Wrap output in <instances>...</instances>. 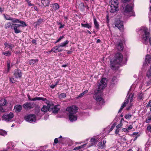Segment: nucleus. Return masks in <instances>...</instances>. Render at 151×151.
<instances>
[{"mask_svg":"<svg viewBox=\"0 0 151 151\" xmlns=\"http://www.w3.org/2000/svg\"><path fill=\"white\" fill-rule=\"evenodd\" d=\"M107 81L106 78H103L102 79L98 86L97 92H95L93 95V98L97 104L101 105L104 103V100L102 97V94L100 91L106 86Z\"/></svg>","mask_w":151,"mask_h":151,"instance_id":"obj_1","label":"nucleus"},{"mask_svg":"<svg viewBox=\"0 0 151 151\" xmlns=\"http://www.w3.org/2000/svg\"><path fill=\"white\" fill-rule=\"evenodd\" d=\"M78 109V108L76 106H72L66 109V111L69 112L68 115L71 122H73L77 120V116L76 113Z\"/></svg>","mask_w":151,"mask_h":151,"instance_id":"obj_2","label":"nucleus"},{"mask_svg":"<svg viewBox=\"0 0 151 151\" xmlns=\"http://www.w3.org/2000/svg\"><path fill=\"white\" fill-rule=\"evenodd\" d=\"M138 31L140 34L142 42L144 44H147V40L150 36V34L147 29L145 27H142L139 29Z\"/></svg>","mask_w":151,"mask_h":151,"instance_id":"obj_3","label":"nucleus"},{"mask_svg":"<svg viewBox=\"0 0 151 151\" xmlns=\"http://www.w3.org/2000/svg\"><path fill=\"white\" fill-rule=\"evenodd\" d=\"M133 7L134 4L132 3L126 5L123 8L124 9V15L129 17L135 16V13L133 10Z\"/></svg>","mask_w":151,"mask_h":151,"instance_id":"obj_4","label":"nucleus"},{"mask_svg":"<svg viewBox=\"0 0 151 151\" xmlns=\"http://www.w3.org/2000/svg\"><path fill=\"white\" fill-rule=\"evenodd\" d=\"M122 55L121 53L118 52L115 54L113 61H110V64L112 69H115L116 64L120 63L122 60Z\"/></svg>","mask_w":151,"mask_h":151,"instance_id":"obj_5","label":"nucleus"},{"mask_svg":"<svg viewBox=\"0 0 151 151\" xmlns=\"http://www.w3.org/2000/svg\"><path fill=\"white\" fill-rule=\"evenodd\" d=\"M133 96L134 95L133 94H130L129 96L127 97L124 103L119 110L118 111L119 113L121 112L124 107L126 106L127 104V105L129 106V107L127 108V109L129 110L130 109V107L132 106V104L131 102L133 100Z\"/></svg>","mask_w":151,"mask_h":151,"instance_id":"obj_6","label":"nucleus"},{"mask_svg":"<svg viewBox=\"0 0 151 151\" xmlns=\"http://www.w3.org/2000/svg\"><path fill=\"white\" fill-rule=\"evenodd\" d=\"M14 116V114L12 112H10L9 114H5L2 116V119L6 122H10L13 121L12 119Z\"/></svg>","mask_w":151,"mask_h":151,"instance_id":"obj_7","label":"nucleus"},{"mask_svg":"<svg viewBox=\"0 0 151 151\" xmlns=\"http://www.w3.org/2000/svg\"><path fill=\"white\" fill-rule=\"evenodd\" d=\"M44 99H45V100L43 101L47 104V106H43L41 109V111H42L45 113L47 112L51 108V105L52 104H51L50 101L47 100L46 98H44Z\"/></svg>","mask_w":151,"mask_h":151,"instance_id":"obj_8","label":"nucleus"},{"mask_svg":"<svg viewBox=\"0 0 151 151\" xmlns=\"http://www.w3.org/2000/svg\"><path fill=\"white\" fill-rule=\"evenodd\" d=\"M24 119L26 121L31 122H35L36 120L35 115L34 114H30L26 116Z\"/></svg>","mask_w":151,"mask_h":151,"instance_id":"obj_9","label":"nucleus"},{"mask_svg":"<svg viewBox=\"0 0 151 151\" xmlns=\"http://www.w3.org/2000/svg\"><path fill=\"white\" fill-rule=\"evenodd\" d=\"M100 139V138H99V136L93 137L90 140V142L91 143V145H88L87 147H89L95 145L98 141L101 140V139Z\"/></svg>","mask_w":151,"mask_h":151,"instance_id":"obj_10","label":"nucleus"},{"mask_svg":"<svg viewBox=\"0 0 151 151\" xmlns=\"http://www.w3.org/2000/svg\"><path fill=\"white\" fill-rule=\"evenodd\" d=\"M7 104L6 100L5 99H2L0 101V111L4 112L5 111V109L4 106H6Z\"/></svg>","mask_w":151,"mask_h":151,"instance_id":"obj_11","label":"nucleus"},{"mask_svg":"<svg viewBox=\"0 0 151 151\" xmlns=\"http://www.w3.org/2000/svg\"><path fill=\"white\" fill-rule=\"evenodd\" d=\"M115 26L120 30H122L124 29L123 22L119 20H117L115 22Z\"/></svg>","mask_w":151,"mask_h":151,"instance_id":"obj_12","label":"nucleus"},{"mask_svg":"<svg viewBox=\"0 0 151 151\" xmlns=\"http://www.w3.org/2000/svg\"><path fill=\"white\" fill-rule=\"evenodd\" d=\"M20 27L19 24H13L11 26V29L14 30V32L16 33H18L21 32L19 29V27Z\"/></svg>","mask_w":151,"mask_h":151,"instance_id":"obj_13","label":"nucleus"},{"mask_svg":"<svg viewBox=\"0 0 151 151\" xmlns=\"http://www.w3.org/2000/svg\"><path fill=\"white\" fill-rule=\"evenodd\" d=\"M14 75L16 78H20L22 76V73L20 70L17 69L14 70Z\"/></svg>","mask_w":151,"mask_h":151,"instance_id":"obj_14","label":"nucleus"},{"mask_svg":"<svg viewBox=\"0 0 151 151\" xmlns=\"http://www.w3.org/2000/svg\"><path fill=\"white\" fill-rule=\"evenodd\" d=\"M63 49L59 45L55 46L51 50V52H58L62 51Z\"/></svg>","mask_w":151,"mask_h":151,"instance_id":"obj_15","label":"nucleus"},{"mask_svg":"<svg viewBox=\"0 0 151 151\" xmlns=\"http://www.w3.org/2000/svg\"><path fill=\"white\" fill-rule=\"evenodd\" d=\"M34 105L33 104L31 103L27 102L24 104L23 106L24 108L25 109H30L34 107Z\"/></svg>","mask_w":151,"mask_h":151,"instance_id":"obj_16","label":"nucleus"},{"mask_svg":"<svg viewBox=\"0 0 151 151\" xmlns=\"http://www.w3.org/2000/svg\"><path fill=\"white\" fill-rule=\"evenodd\" d=\"M109 9L111 13H114L118 10V6L110 5Z\"/></svg>","mask_w":151,"mask_h":151,"instance_id":"obj_17","label":"nucleus"},{"mask_svg":"<svg viewBox=\"0 0 151 151\" xmlns=\"http://www.w3.org/2000/svg\"><path fill=\"white\" fill-rule=\"evenodd\" d=\"M106 142V140H104L102 142H99L98 143V146L100 148H104L106 147L105 144Z\"/></svg>","mask_w":151,"mask_h":151,"instance_id":"obj_18","label":"nucleus"},{"mask_svg":"<svg viewBox=\"0 0 151 151\" xmlns=\"http://www.w3.org/2000/svg\"><path fill=\"white\" fill-rule=\"evenodd\" d=\"M28 97V98L29 99L30 101H35L36 100H42V101H44L45 100V99H44V98L42 97H35L34 98L31 99L30 98V96L29 95H27Z\"/></svg>","mask_w":151,"mask_h":151,"instance_id":"obj_19","label":"nucleus"},{"mask_svg":"<svg viewBox=\"0 0 151 151\" xmlns=\"http://www.w3.org/2000/svg\"><path fill=\"white\" fill-rule=\"evenodd\" d=\"M151 61V56L149 55H147L145 57V63L143 64L144 65H146V64H148Z\"/></svg>","mask_w":151,"mask_h":151,"instance_id":"obj_20","label":"nucleus"},{"mask_svg":"<svg viewBox=\"0 0 151 151\" xmlns=\"http://www.w3.org/2000/svg\"><path fill=\"white\" fill-rule=\"evenodd\" d=\"M5 47L7 49L9 48L12 50L14 47V44H11L7 42H5L4 44Z\"/></svg>","mask_w":151,"mask_h":151,"instance_id":"obj_21","label":"nucleus"},{"mask_svg":"<svg viewBox=\"0 0 151 151\" xmlns=\"http://www.w3.org/2000/svg\"><path fill=\"white\" fill-rule=\"evenodd\" d=\"M110 4L111 6H118L119 2L118 0H110Z\"/></svg>","mask_w":151,"mask_h":151,"instance_id":"obj_22","label":"nucleus"},{"mask_svg":"<svg viewBox=\"0 0 151 151\" xmlns=\"http://www.w3.org/2000/svg\"><path fill=\"white\" fill-rule=\"evenodd\" d=\"M146 94L142 93H139L138 96V99L139 101H142L146 98Z\"/></svg>","mask_w":151,"mask_h":151,"instance_id":"obj_23","label":"nucleus"},{"mask_svg":"<svg viewBox=\"0 0 151 151\" xmlns=\"http://www.w3.org/2000/svg\"><path fill=\"white\" fill-rule=\"evenodd\" d=\"M52 104L51 105V106ZM52 109V112L54 113H56L58 112L60 109V106L58 105L55 106L53 108L51 106V108Z\"/></svg>","mask_w":151,"mask_h":151,"instance_id":"obj_24","label":"nucleus"},{"mask_svg":"<svg viewBox=\"0 0 151 151\" xmlns=\"http://www.w3.org/2000/svg\"><path fill=\"white\" fill-rule=\"evenodd\" d=\"M39 61L38 59H32L29 61V64L31 65H32L33 66L36 65Z\"/></svg>","mask_w":151,"mask_h":151,"instance_id":"obj_25","label":"nucleus"},{"mask_svg":"<svg viewBox=\"0 0 151 151\" xmlns=\"http://www.w3.org/2000/svg\"><path fill=\"white\" fill-rule=\"evenodd\" d=\"M22 109V106L20 105H17L14 107V110L16 112H20Z\"/></svg>","mask_w":151,"mask_h":151,"instance_id":"obj_26","label":"nucleus"},{"mask_svg":"<svg viewBox=\"0 0 151 151\" xmlns=\"http://www.w3.org/2000/svg\"><path fill=\"white\" fill-rule=\"evenodd\" d=\"M7 145L8 149H13L14 147L15 146V144L12 142H9L7 144Z\"/></svg>","mask_w":151,"mask_h":151,"instance_id":"obj_27","label":"nucleus"},{"mask_svg":"<svg viewBox=\"0 0 151 151\" xmlns=\"http://www.w3.org/2000/svg\"><path fill=\"white\" fill-rule=\"evenodd\" d=\"M41 3L44 6H48L49 4L50 1L49 0H42Z\"/></svg>","mask_w":151,"mask_h":151,"instance_id":"obj_28","label":"nucleus"},{"mask_svg":"<svg viewBox=\"0 0 151 151\" xmlns=\"http://www.w3.org/2000/svg\"><path fill=\"white\" fill-rule=\"evenodd\" d=\"M117 47L119 50H122L123 49V46L122 43V42L119 43L117 45Z\"/></svg>","mask_w":151,"mask_h":151,"instance_id":"obj_29","label":"nucleus"},{"mask_svg":"<svg viewBox=\"0 0 151 151\" xmlns=\"http://www.w3.org/2000/svg\"><path fill=\"white\" fill-rule=\"evenodd\" d=\"M69 42L68 40H66L64 42L61 43L59 45L61 47H65L66 45Z\"/></svg>","mask_w":151,"mask_h":151,"instance_id":"obj_30","label":"nucleus"},{"mask_svg":"<svg viewBox=\"0 0 151 151\" xmlns=\"http://www.w3.org/2000/svg\"><path fill=\"white\" fill-rule=\"evenodd\" d=\"M93 22L94 25L96 29H98L99 28V24L95 18H93Z\"/></svg>","mask_w":151,"mask_h":151,"instance_id":"obj_31","label":"nucleus"},{"mask_svg":"<svg viewBox=\"0 0 151 151\" xmlns=\"http://www.w3.org/2000/svg\"><path fill=\"white\" fill-rule=\"evenodd\" d=\"M81 25L82 27H86L88 29L91 28V25L87 23L85 24L81 23Z\"/></svg>","mask_w":151,"mask_h":151,"instance_id":"obj_32","label":"nucleus"},{"mask_svg":"<svg viewBox=\"0 0 151 151\" xmlns=\"http://www.w3.org/2000/svg\"><path fill=\"white\" fill-rule=\"evenodd\" d=\"M52 7L54 10H56L59 8V6L57 3H55L52 5Z\"/></svg>","mask_w":151,"mask_h":151,"instance_id":"obj_33","label":"nucleus"},{"mask_svg":"<svg viewBox=\"0 0 151 151\" xmlns=\"http://www.w3.org/2000/svg\"><path fill=\"white\" fill-rule=\"evenodd\" d=\"M2 54L6 56H9L11 55L12 52L11 51H8L5 52H3Z\"/></svg>","mask_w":151,"mask_h":151,"instance_id":"obj_34","label":"nucleus"},{"mask_svg":"<svg viewBox=\"0 0 151 151\" xmlns=\"http://www.w3.org/2000/svg\"><path fill=\"white\" fill-rule=\"evenodd\" d=\"M4 17L6 20H12V17H11L10 16L7 15L5 14H3Z\"/></svg>","mask_w":151,"mask_h":151,"instance_id":"obj_35","label":"nucleus"},{"mask_svg":"<svg viewBox=\"0 0 151 151\" xmlns=\"http://www.w3.org/2000/svg\"><path fill=\"white\" fill-rule=\"evenodd\" d=\"M19 23H20L21 24H19L20 27H24L27 26L26 23L24 22L20 21Z\"/></svg>","mask_w":151,"mask_h":151,"instance_id":"obj_36","label":"nucleus"},{"mask_svg":"<svg viewBox=\"0 0 151 151\" xmlns=\"http://www.w3.org/2000/svg\"><path fill=\"white\" fill-rule=\"evenodd\" d=\"M117 78L116 77H114L112 80V83L113 84L115 83L117 81Z\"/></svg>","mask_w":151,"mask_h":151,"instance_id":"obj_37","label":"nucleus"},{"mask_svg":"<svg viewBox=\"0 0 151 151\" xmlns=\"http://www.w3.org/2000/svg\"><path fill=\"white\" fill-rule=\"evenodd\" d=\"M88 91L87 90H86L85 91H84V92H82V93H81L78 96V97H82L85 93H87Z\"/></svg>","mask_w":151,"mask_h":151,"instance_id":"obj_38","label":"nucleus"},{"mask_svg":"<svg viewBox=\"0 0 151 151\" xmlns=\"http://www.w3.org/2000/svg\"><path fill=\"white\" fill-rule=\"evenodd\" d=\"M151 121V115L148 116L146 119L145 122L147 123H150Z\"/></svg>","mask_w":151,"mask_h":151,"instance_id":"obj_39","label":"nucleus"},{"mask_svg":"<svg viewBox=\"0 0 151 151\" xmlns=\"http://www.w3.org/2000/svg\"><path fill=\"white\" fill-rule=\"evenodd\" d=\"M6 134V132L5 131L0 129V135L5 136Z\"/></svg>","mask_w":151,"mask_h":151,"instance_id":"obj_40","label":"nucleus"},{"mask_svg":"<svg viewBox=\"0 0 151 151\" xmlns=\"http://www.w3.org/2000/svg\"><path fill=\"white\" fill-rule=\"evenodd\" d=\"M11 21H12V22L14 23H19L20 21V20L17 19L13 18H12Z\"/></svg>","mask_w":151,"mask_h":151,"instance_id":"obj_41","label":"nucleus"},{"mask_svg":"<svg viewBox=\"0 0 151 151\" xmlns=\"http://www.w3.org/2000/svg\"><path fill=\"white\" fill-rule=\"evenodd\" d=\"M116 125V123H114L111 126V128L109 129V130L108 133L110 132L115 127V126Z\"/></svg>","mask_w":151,"mask_h":151,"instance_id":"obj_42","label":"nucleus"},{"mask_svg":"<svg viewBox=\"0 0 151 151\" xmlns=\"http://www.w3.org/2000/svg\"><path fill=\"white\" fill-rule=\"evenodd\" d=\"M11 26V23L10 22H8L5 25V27L6 29H7L9 28Z\"/></svg>","mask_w":151,"mask_h":151,"instance_id":"obj_43","label":"nucleus"},{"mask_svg":"<svg viewBox=\"0 0 151 151\" xmlns=\"http://www.w3.org/2000/svg\"><path fill=\"white\" fill-rule=\"evenodd\" d=\"M65 94L64 93H61L59 96V98L60 99L63 98L65 97Z\"/></svg>","mask_w":151,"mask_h":151,"instance_id":"obj_44","label":"nucleus"},{"mask_svg":"<svg viewBox=\"0 0 151 151\" xmlns=\"http://www.w3.org/2000/svg\"><path fill=\"white\" fill-rule=\"evenodd\" d=\"M7 72H8L10 69V62L9 61H7Z\"/></svg>","mask_w":151,"mask_h":151,"instance_id":"obj_45","label":"nucleus"},{"mask_svg":"<svg viewBox=\"0 0 151 151\" xmlns=\"http://www.w3.org/2000/svg\"><path fill=\"white\" fill-rule=\"evenodd\" d=\"M64 36H60L59 38L55 42V43H57L59 42L62 39H63L64 38Z\"/></svg>","mask_w":151,"mask_h":151,"instance_id":"obj_46","label":"nucleus"},{"mask_svg":"<svg viewBox=\"0 0 151 151\" xmlns=\"http://www.w3.org/2000/svg\"><path fill=\"white\" fill-rule=\"evenodd\" d=\"M131 115L130 114H128L125 115V117L126 119H129L131 117Z\"/></svg>","mask_w":151,"mask_h":151,"instance_id":"obj_47","label":"nucleus"},{"mask_svg":"<svg viewBox=\"0 0 151 151\" xmlns=\"http://www.w3.org/2000/svg\"><path fill=\"white\" fill-rule=\"evenodd\" d=\"M147 129L149 132H151V125L148 124L147 127Z\"/></svg>","mask_w":151,"mask_h":151,"instance_id":"obj_48","label":"nucleus"},{"mask_svg":"<svg viewBox=\"0 0 151 151\" xmlns=\"http://www.w3.org/2000/svg\"><path fill=\"white\" fill-rule=\"evenodd\" d=\"M42 21V20L41 19H39L36 22V25H39L41 23Z\"/></svg>","mask_w":151,"mask_h":151,"instance_id":"obj_49","label":"nucleus"},{"mask_svg":"<svg viewBox=\"0 0 151 151\" xmlns=\"http://www.w3.org/2000/svg\"><path fill=\"white\" fill-rule=\"evenodd\" d=\"M10 82L13 83H14L16 82V80L14 79V78H10Z\"/></svg>","mask_w":151,"mask_h":151,"instance_id":"obj_50","label":"nucleus"},{"mask_svg":"<svg viewBox=\"0 0 151 151\" xmlns=\"http://www.w3.org/2000/svg\"><path fill=\"white\" fill-rule=\"evenodd\" d=\"M131 0H122V2L123 3H127L129 2Z\"/></svg>","mask_w":151,"mask_h":151,"instance_id":"obj_51","label":"nucleus"},{"mask_svg":"<svg viewBox=\"0 0 151 151\" xmlns=\"http://www.w3.org/2000/svg\"><path fill=\"white\" fill-rule=\"evenodd\" d=\"M59 82V81H57L56 82V84L55 85H51L50 86V88H54V87H55V86L57 85V83H58Z\"/></svg>","mask_w":151,"mask_h":151,"instance_id":"obj_52","label":"nucleus"},{"mask_svg":"<svg viewBox=\"0 0 151 151\" xmlns=\"http://www.w3.org/2000/svg\"><path fill=\"white\" fill-rule=\"evenodd\" d=\"M147 107H151V100L150 101L147 105Z\"/></svg>","mask_w":151,"mask_h":151,"instance_id":"obj_53","label":"nucleus"},{"mask_svg":"<svg viewBox=\"0 0 151 151\" xmlns=\"http://www.w3.org/2000/svg\"><path fill=\"white\" fill-rule=\"evenodd\" d=\"M122 126V124L121 123H120L119 124L117 125L116 126V127L117 129H119V128H120Z\"/></svg>","mask_w":151,"mask_h":151,"instance_id":"obj_54","label":"nucleus"},{"mask_svg":"<svg viewBox=\"0 0 151 151\" xmlns=\"http://www.w3.org/2000/svg\"><path fill=\"white\" fill-rule=\"evenodd\" d=\"M27 4H28V5L29 6H33V4H32L31 3V1H30L29 0H28L27 1Z\"/></svg>","mask_w":151,"mask_h":151,"instance_id":"obj_55","label":"nucleus"},{"mask_svg":"<svg viewBox=\"0 0 151 151\" xmlns=\"http://www.w3.org/2000/svg\"><path fill=\"white\" fill-rule=\"evenodd\" d=\"M119 129H116L115 131V133L116 134L119 135L118 133L119 132Z\"/></svg>","mask_w":151,"mask_h":151,"instance_id":"obj_56","label":"nucleus"},{"mask_svg":"<svg viewBox=\"0 0 151 151\" xmlns=\"http://www.w3.org/2000/svg\"><path fill=\"white\" fill-rule=\"evenodd\" d=\"M54 142L55 143H57L58 142V139L57 138H56L54 140Z\"/></svg>","mask_w":151,"mask_h":151,"instance_id":"obj_57","label":"nucleus"},{"mask_svg":"<svg viewBox=\"0 0 151 151\" xmlns=\"http://www.w3.org/2000/svg\"><path fill=\"white\" fill-rule=\"evenodd\" d=\"M133 128V127L132 125H129L128 126V130H130L132 129Z\"/></svg>","mask_w":151,"mask_h":151,"instance_id":"obj_58","label":"nucleus"},{"mask_svg":"<svg viewBox=\"0 0 151 151\" xmlns=\"http://www.w3.org/2000/svg\"><path fill=\"white\" fill-rule=\"evenodd\" d=\"M64 26V25L61 24L60 26L59 27V28L60 29H62L63 28Z\"/></svg>","mask_w":151,"mask_h":151,"instance_id":"obj_59","label":"nucleus"},{"mask_svg":"<svg viewBox=\"0 0 151 151\" xmlns=\"http://www.w3.org/2000/svg\"><path fill=\"white\" fill-rule=\"evenodd\" d=\"M86 145V144H84L82 145L81 146V147L82 148H83L85 147V146Z\"/></svg>","mask_w":151,"mask_h":151,"instance_id":"obj_60","label":"nucleus"},{"mask_svg":"<svg viewBox=\"0 0 151 151\" xmlns=\"http://www.w3.org/2000/svg\"><path fill=\"white\" fill-rule=\"evenodd\" d=\"M79 149L78 148V147H75L73 149V150H78Z\"/></svg>","mask_w":151,"mask_h":151,"instance_id":"obj_61","label":"nucleus"},{"mask_svg":"<svg viewBox=\"0 0 151 151\" xmlns=\"http://www.w3.org/2000/svg\"><path fill=\"white\" fill-rule=\"evenodd\" d=\"M122 130L124 132H126L127 131V129L126 128H124L122 129Z\"/></svg>","mask_w":151,"mask_h":151,"instance_id":"obj_62","label":"nucleus"},{"mask_svg":"<svg viewBox=\"0 0 151 151\" xmlns=\"http://www.w3.org/2000/svg\"><path fill=\"white\" fill-rule=\"evenodd\" d=\"M32 42L33 43H35L36 42V40H32Z\"/></svg>","mask_w":151,"mask_h":151,"instance_id":"obj_63","label":"nucleus"},{"mask_svg":"<svg viewBox=\"0 0 151 151\" xmlns=\"http://www.w3.org/2000/svg\"><path fill=\"white\" fill-rule=\"evenodd\" d=\"M149 42L150 44L151 45V37H150L149 39Z\"/></svg>","mask_w":151,"mask_h":151,"instance_id":"obj_64","label":"nucleus"}]
</instances>
